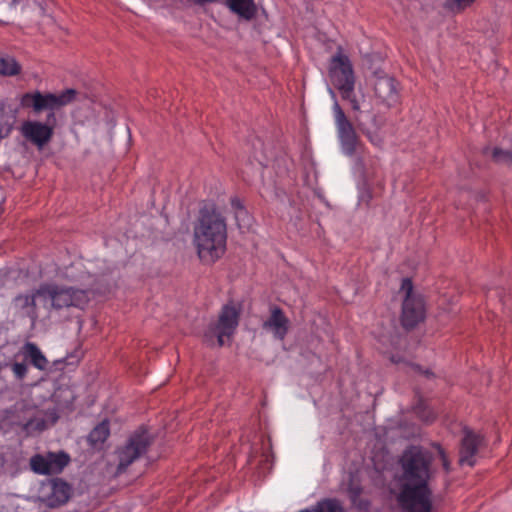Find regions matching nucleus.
I'll use <instances>...</instances> for the list:
<instances>
[{
	"mask_svg": "<svg viewBox=\"0 0 512 512\" xmlns=\"http://www.w3.org/2000/svg\"><path fill=\"white\" fill-rule=\"evenodd\" d=\"M263 329L277 340H284L290 328V320L283 310L277 306L270 309V315L263 322Z\"/></svg>",
	"mask_w": 512,
	"mask_h": 512,
	"instance_id": "obj_13",
	"label": "nucleus"
},
{
	"mask_svg": "<svg viewBox=\"0 0 512 512\" xmlns=\"http://www.w3.org/2000/svg\"><path fill=\"white\" fill-rule=\"evenodd\" d=\"M491 152L492 159L497 163H510L512 161V154L508 150H502L500 148L486 149L485 153Z\"/></svg>",
	"mask_w": 512,
	"mask_h": 512,
	"instance_id": "obj_25",
	"label": "nucleus"
},
{
	"mask_svg": "<svg viewBox=\"0 0 512 512\" xmlns=\"http://www.w3.org/2000/svg\"><path fill=\"white\" fill-rule=\"evenodd\" d=\"M329 92H330L331 96H332L333 98H335V93H334V91H333L331 88H329Z\"/></svg>",
	"mask_w": 512,
	"mask_h": 512,
	"instance_id": "obj_35",
	"label": "nucleus"
},
{
	"mask_svg": "<svg viewBox=\"0 0 512 512\" xmlns=\"http://www.w3.org/2000/svg\"><path fill=\"white\" fill-rule=\"evenodd\" d=\"M400 293L404 295L402 304V325L411 329L417 326L425 318V304L421 295L413 291V283L410 278H403Z\"/></svg>",
	"mask_w": 512,
	"mask_h": 512,
	"instance_id": "obj_8",
	"label": "nucleus"
},
{
	"mask_svg": "<svg viewBox=\"0 0 512 512\" xmlns=\"http://www.w3.org/2000/svg\"><path fill=\"white\" fill-rule=\"evenodd\" d=\"M375 93L377 96L388 104H392L397 100V88L395 80L390 77H382L375 83Z\"/></svg>",
	"mask_w": 512,
	"mask_h": 512,
	"instance_id": "obj_17",
	"label": "nucleus"
},
{
	"mask_svg": "<svg viewBox=\"0 0 512 512\" xmlns=\"http://www.w3.org/2000/svg\"><path fill=\"white\" fill-rule=\"evenodd\" d=\"M150 444L151 439L146 431H137L131 435L127 443L118 451L117 472H124L129 465L146 453Z\"/></svg>",
	"mask_w": 512,
	"mask_h": 512,
	"instance_id": "obj_10",
	"label": "nucleus"
},
{
	"mask_svg": "<svg viewBox=\"0 0 512 512\" xmlns=\"http://www.w3.org/2000/svg\"><path fill=\"white\" fill-rule=\"evenodd\" d=\"M443 464L446 470L449 469V464L447 463L446 459H443Z\"/></svg>",
	"mask_w": 512,
	"mask_h": 512,
	"instance_id": "obj_34",
	"label": "nucleus"
},
{
	"mask_svg": "<svg viewBox=\"0 0 512 512\" xmlns=\"http://www.w3.org/2000/svg\"><path fill=\"white\" fill-rule=\"evenodd\" d=\"M240 310L234 304L224 305L219 313L218 320L209 325L204 334V339L209 345L214 344L216 338L217 345L223 346L225 338L230 339L239 324Z\"/></svg>",
	"mask_w": 512,
	"mask_h": 512,
	"instance_id": "obj_6",
	"label": "nucleus"
},
{
	"mask_svg": "<svg viewBox=\"0 0 512 512\" xmlns=\"http://www.w3.org/2000/svg\"><path fill=\"white\" fill-rule=\"evenodd\" d=\"M49 492L45 495L47 506L54 508L66 503L70 497L71 488L62 479H52L48 483Z\"/></svg>",
	"mask_w": 512,
	"mask_h": 512,
	"instance_id": "obj_15",
	"label": "nucleus"
},
{
	"mask_svg": "<svg viewBox=\"0 0 512 512\" xmlns=\"http://www.w3.org/2000/svg\"><path fill=\"white\" fill-rule=\"evenodd\" d=\"M333 113L341 150L344 154L352 156L359 145V137L336 100L333 104Z\"/></svg>",
	"mask_w": 512,
	"mask_h": 512,
	"instance_id": "obj_9",
	"label": "nucleus"
},
{
	"mask_svg": "<svg viewBox=\"0 0 512 512\" xmlns=\"http://www.w3.org/2000/svg\"><path fill=\"white\" fill-rule=\"evenodd\" d=\"M9 131H10V129L8 128V129L6 130V132H5V134H3V133H2V132H3V127H0V139H1V138H3V137H5L6 135H8Z\"/></svg>",
	"mask_w": 512,
	"mask_h": 512,
	"instance_id": "obj_33",
	"label": "nucleus"
},
{
	"mask_svg": "<svg viewBox=\"0 0 512 512\" xmlns=\"http://www.w3.org/2000/svg\"><path fill=\"white\" fill-rule=\"evenodd\" d=\"M415 413L426 423H430L436 418L435 412L422 402L415 407Z\"/></svg>",
	"mask_w": 512,
	"mask_h": 512,
	"instance_id": "obj_26",
	"label": "nucleus"
},
{
	"mask_svg": "<svg viewBox=\"0 0 512 512\" xmlns=\"http://www.w3.org/2000/svg\"><path fill=\"white\" fill-rule=\"evenodd\" d=\"M47 427H48V423H47L46 419L42 415L37 414L34 417H32L31 419H29L23 425V430L27 434L31 435L34 433H40L43 430H45Z\"/></svg>",
	"mask_w": 512,
	"mask_h": 512,
	"instance_id": "obj_21",
	"label": "nucleus"
},
{
	"mask_svg": "<svg viewBox=\"0 0 512 512\" xmlns=\"http://www.w3.org/2000/svg\"><path fill=\"white\" fill-rule=\"evenodd\" d=\"M329 78L339 90L342 98L347 100L355 112H361L365 106V96L355 92V74L352 63L342 48H338L329 63Z\"/></svg>",
	"mask_w": 512,
	"mask_h": 512,
	"instance_id": "obj_3",
	"label": "nucleus"
},
{
	"mask_svg": "<svg viewBox=\"0 0 512 512\" xmlns=\"http://www.w3.org/2000/svg\"><path fill=\"white\" fill-rule=\"evenodd\" d=\"M20 353L23 357V360L26 363H29L34 368L40 371H47L49 368V361L41 351V349L33 342H26Z\"/></svg>",
	"mask_w": 512,
	"mask_h": 512,
	"instance_id": "obj_16",
	"label": "nucleus"
},
{
	"mask_svg": "<svg viewBox=\"0 0 512 512\" xmlns=\"http://www.w3.org/2000/svg\"><path fill=\"white\" fill-rule=\"evenodd\" d=\"M228 8L239 17L251 20L257 12L254 0H226Z\"/></svg>",
	"mask_w": 512,
	"mask_h": 512,
	"instance_id": "obj_18",
	"label": "nucleus"
},
{
	"mask_svg": "<svg viewBox=\"0 0 512 512\" xmlns=\"http://www.w3.org/2000/svg\"><path fill=\"white\" fill-rule=\"evenodd\" d=\"M20 133L28 142L41 150L51 141L54 125L38 120H27L22 123Z\"/></svg>",
	"mask_w": 512,
	"mask_h": 512,
	"instance_id": "obj_12",
	"label": "nucleus"
},
{
	"mask_svg": "<svg viewBox=\"0 0 512 512\" xmlns=\"http://www.w3.org/2000/svg\"><path fill=\"white\" fill-rule=\"evenodd\" d=\"M476 0H446V7L452 12H460L469 8Z\"/></svg>",
	"mask_w": 512,
	"mask_h": 512,
	"instance_id": "obj_29",
	"label": "nucleus"
},
{
	"mask_svg": "<svg viewBox=\"0 0 512 512\" xmlns=\"http://www.w3.org/2000/svg\"><path fill=\"white\" fill-rule=\"evenodd\" d=\"M58 261H52L44 269L40 270V276L43 278L57 279L79 284L80 288L91 286L93 276L88 272L83 259L84 258H57Z\"/></svg>",
	"mask_w": 512,
	"mask_h": 512,
	"instance_id": "obj_4",
	"label": "nucleus"
},
{
	"mask_svg": "<svg viewBox=\"0 0 512 512\" xmlns=\"http://www.w3.org/2000/svg\"><path fill=\"white\" fill-rule=\"evenodd\" d=\"M231 206L233 208L234 214L240 210H246L238 198L231 199Z\"/></svg>",
	"mask_w": 512,
	"mask_h": 512,
	"instance_id": "obj_31",
	"label": "nucleus"
},
{
	"mask_svg": "<svg viewBox=\"0 0 512 512\" xmlns=\"http://www.w3.org/2000/svg\"><path fill=\"white\" fill-rule=\"evenodd\" d=\"M109 436V426L107 422L98 424L89 434V441L93 445L103 443Z\"/></svg>",
	"mask_w": 512,
	"mask_h": 512,
	"instance_id": "obj_23",
	"label": "nucleus"
},
{
	"mask_svg": "<svg viewBox=\"0 0 512 512\" xmlns=\"http://www.w3.org/2000/svg\"><path fill=\"white\" fill-rule=\"evenodd\" d=\"M36 297H40L37 294V290L32 294L18 295L14 299V305L17 309L23 310L25 315L34 319L36 318Z\"/></svg>",
	"mask_w": 512,
	"mask_h": 512,
	"instance_id": "obj_20",
	"label": "nucleus"
},
{
	"mask_svg": "<svg viewBox=\"0 0 512 512\" xmlns=\"http://www.w3.org/2000/svg\"><path fill=\"white\" fill-rule=\"evenodd\" d=\"M192 1L197 4H205V3L215 2L216 0H192Z\"/></svg>",
	"mask_w": 512,
	"mask_h": 512,
	"instance_id": "obj_32",
	"label": "nucleus"
},
{
	"mask_svg": "<svg viewBox=\"0 0 512 512\" xmlns=\"http://www.w3.org/2000/svg\"><path fill=\"white\" fill-rule=\"evenodd\" d=\"M371 200V192L366 187V185H363L359 188V201L364 204H368Z\"/></svg>",
	"mask_w": 512,
	"mask_h": 512,
	"instance_id": "obj_30",
	"label": "nucleus"
},
{
	"mask_svg": "<svg viewBox=\"0 0 512 512\" xmlns=\"http://www.w3.org/2000/svg\"><path fill=\"white\" fill-rule=\"evenodd\" d=\"M433 456L420 446L407 447L400 459L401 476L396 500L403 512H431Z\"/></svg>",
	"mask_w": 512,
	"mask_h": 512,
	"instance_id": "obj_1",
	"label": "nucleus"
},
{
	"mask_svg": "<svg viewBox=\"0 0 512 512\" xmlns=\"http://www.w3.org/2000/svg\"><path fill=\"white\" fill-rule=\"evenodd\" d=\"M18 2H20V0H12V4H16Z\"/></svg>",
	"mask_w": 512,
	"mask_h": 512,
	"instance_id": "obj_36",
	"label": "nucleus"
},
{
	"mask_svg": "<svg viewBox=\"0 0 512 512\" xmlns=\"http://www.w3.org/2000/svg\"><path fill=\"white\" fill-rule=\"evenodd\" d=\"M76 94L74 89L45 94L40 91L27 92L21 95L20 105L23 108H32L35 113H40L43 110H56L72 103Z\"/></svg>",
	"mask_w": 512,
	"mask_h": 512,
	"instance_id": "obj_7",
	"label": "nucleus"
},
{
	"mask_svg": "<svg viewBox=\"0 0 512 512\" xmlns=\"http://www.w3.org/2000/svg\"><path fill=\"white\" fill-rule=\"evenodd\" d=\"M7 366L12 371L15 379L23 380L27 376L28 365L24 360L22 362L15 361V362L9 363V364H7Z\"/></svg>",
	"mask_w": 512,
	"mask_h": 512,
	"instance_id": "obj_27",
	"label": "nucleus"
},
{
	"mask_svg": "<svg viewBox=\"0 0 512 512\" xmlns=\"http://www.w3.org/2000/svg\"><path fill=\"white\" fill-rule=\"evenodd\" d=\"M20 72V65L13 57L0 56V74L4 76H14Z\"/></svg>",
	"mask_w": 512,
	"mask_h": 512,
	"instance_id": "obj_22",
	"label": "nucleus"
},
{
	"mask_svg": "<svg viewBox=\"0 0 512 512\" xmlns=\"http://www.w3.org/2000/svg\"><path fill=\"white\" fill-rule=\"evenodd\" d=\"M356 121H358V127L362 131V133L367 137L369 142L376 146L381 147L384 142V135L381 132L380 125L378 124L376 118L372 119V126H366L364 123L358 120V116H356Z\"/></svg>",
	"mask_w": 512,
	"mask_h": 512,
	"instance_id": "obj_19",
	"label": "nucleus"
},
{
	"mask_svg": "<svg viewBox=\"0 0 512 512\" xmlns=\"http://www.w3.org/2000/svg\"><path fill=\"white\" fill-rule=\"evenodd\" d=\"M483 442L484 439L480 434L466 430L461 441L459 458L460 464L473 466L476 462L475 457L479 448L483 445Z\"/></svg>",
	"mask_w": 512,
	"mask_h": 512,
	"instance_id": "obj_14",
	"label": "nucleus"
},
{
	"mask_svg": "<svg viewBox=\"0 0 512 512\" xmlns=\"http://www.w3.org/2000/svg\"><path fill=\"white\" fill-rule=\"evenodd\" d=\"M194 244L199 256L223 255L227 245V224L215 209H203L194 227Z\"/></svg>",
	"mask_w": 512,
	"mask_h": 512,
	"instance_id": "obj_2",
	"label": "nucleus"
},
{
	"mask_svg": "<svg viewBox=\"0 0 512 512\" xmlns=\"http://www.w3.org/2000/svg\"><path fill=\"white\" fill-rule=\"evenodd\" d=\"M316 512H343V508L339 501L335 499H327L319 503Z\"/></svg>",
	"mask_w": 512,
	"mask_h": 512,
	"instance_id": "obj_28",
	"label": "nucleus"
},
{
	"mask_svg": "<svg viewBox=\"0 0 512 512\" xmlns=\"http://www.w3.org/2000/svg\"><path fill=\"white\" fill-rule=\"evenodd\" d=\"M37 294L44 300H49L55 309L65 307H82L88 300V291L85 288L74 286L66 287L56 284H43L37 290Z\"/></svg>",
	"mask_w": 512,
	"mask_h": 512,
	"instance_id": "obj_5",
	"label": "nucleus"
},
{
	"mask_svg": "<svg viewBox=\"0 0 512 512\" xmlns=\"http://www.w3.org/2000/svg\"><path fill=\"white\" fill-rule=\"evenodd\" d=\"M70 456L64 451L35 454L30 458V469L38 475L61 473L69 464Z\"/></svg>",
	"mask_w": 512,
	"mask_h": 512,
	"instance_id": "obj_11",
	"label": "nucleus"
},
{
	"mask_svg": "<svg viewBox=\"0 0 512 512\" xmlns=\"http://www.w3.org/2000/svg\"><path fill=\"white\" fill-rule=\"evenodd\" d=\"M236 224L241 232L249 230L252 225V217L247 210H240L234 215Z\"/></svg>",
	"mask_w": 512,
	"mask_h": 512,
	"instance_id": "obj_24",
	"label": "nucleus"
}]
</instances>
